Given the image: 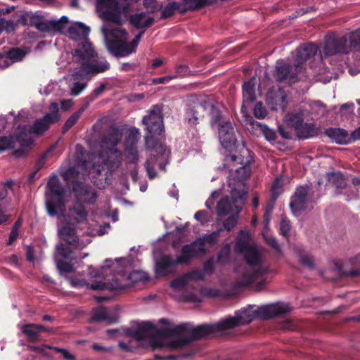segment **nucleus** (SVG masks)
<instances>
[{
  "label": "nucleus",
  "instance_id": "nucleus-38",
  "mask_svg": "<svg viewBox=\"0 0 360 360\" xmlns=\"http://www.w3.org/2000/svg\"><path fill=\"white\" fill-rule=\"evenodd\" d=\"M286 122L288 126L296 130L303 123L302 115L301 113L289 114L286 117Z\"/></svg>",
  "mask_w": 360,
  "mask_h": 360
},
{
  "label": "nucleus",
  "instance_id": "nucleus-64",
  "mask_svg": "<svg viewBox=\"0 0 360 360\" xmlns=\"http://www.w3.org/2000/svg\"><path fill=\"white\" fill-rule=\"evenodd\" d=\"M352 138L354 140L360 139V127L352 133Z\"/></svg>",
  "mask_w": 360,
  "mask_h": 360
},
{
  "label": "nucleus",
  "instance_id": "nucleus-51",
  "mask_svg": "<svg viewBox=\"0 0 360 360\" xmlns=\"http://www.w3.org/2000/svg\"><path fill=\"white\" fill-rule=\"evenodd\" d=\"M220 195V192L219 191H214L212 193L210 197L205 202V206L210 209L214 203V200L217 198Z\"/></svg>",
  "mask_w": 360,
  "mask_h": 360
},
{
  "label": "nucleus",
  "instance_id": "nucleus-42",
  "mask_svg": "<svg viewBox=\"0 0 360 360\" xmlns=\"http://www.w3.org/2000/svg\"><path fill=\"white\" fill-rule=\"evenodd\" d=\"M230 251V244L225 245L217 255L218 262L222 264L227 263L229 260Z\"/></svg>",
  "mask_w": 360,
  "mask_h": 360
},
{
  "label": "nucleus",
  "instance_id": "nucleus-11",
  "mask_svg": "<svg viewBox=\"0 0 360 360\" xmlns=\"http://www.w3.org/2000/svg\"><path fill=\"white\" fill-rule=\"evenodd\" d=\"M202 278L203 273L199 269H193L178 276L170 283L172 295L180 302H200V297L196 294L192 282Z\"/></svg>",
  "mask_w": 360,
  "mask_h": 360
},
{
  "label": "nucleus",
  "instance_id": "nucleus-55",
  "mask_svg": "<svg viewBox=\"0 0 360 360\" xmlns=\"http://www.w3.org/2000/svg\"><path fill=\"white\" fill-rule=\"evenodd\" d=\"M4 30L11 32L15 30L16 25L12 20H6L3 18Z\"/></svg>",
  "mask_w": 360,
  "mask_h": 360
},
{
  "label": "nucleus",
  "instance_id": "nucleus-2",
  "mask_svg": "<svg viewBox=\"0 0 360 360\" xmlns=\"http://www.w3.org/2000/svg\"><path fill=\"white\" fill-rule=\"evenodd\" d=\"M96 6L100 16L107 21L101 30L108 51L120 57L134 52L143 32L137 34L131 43H127V33L119 26L121 16L118 0H96Z\"/></svg>",
  "mask_w": 360,
  "mask_h": 360
},
{
  "label": "nucleus",
  "instance_id": "nucleus-41",
  "mask_svg": "<svg viewBox=\"0 0 360 360\" xmlns=\"http://www.w3.org/2000/svg\"><path fill=\"white\" fill-rule=\"evenodd\" d=\"M262 235L266 243L271 246L278 254H281V247L277 243L276 238L271 235H269L266 231H264Z\"/></svg>",
  "mask_w": 360,
  "mask_h": 360
},
{
  "label": "nucleus",
  "instance_id": "nucleus-23",
  "mask_svg": "<svg viewBox=\"0 0 360 360\" xmlns=\"http://www.w3.org/2000/svg\"><path fill=\"white\" fill-rule=\"evenodd\" d=\"M73 192L77 198V202L94 204L96 201L97 194L95 190L84 183L75 182L73 185Z\"/></svg>",
  "mask_w": 360,
  "mask_h": 360
},
{
  "label": "nucleus",
  "instance_id": "nucleus-19",
  "mask_svg": "<svg viewBox=\"0 0 360 360\" xmlns=\"http://www.w3.org/2000/svg\"><path fill=\"white\" fill-rule=\"evenodd\" d=\"M140 137L141 133L138 129L132 127L128 130L124 143V153L129 162L134 163L139 160L137 143Z\"/></svg>",
  "mask_w": 360,
  "mask_h": 360
},
{
  "label": "nucleus",
  "instance_id": "nucleus-37",
  "mask_svg": "<svg viewBox=\"0 0 360 360\" xmlns=\"http://www.w3.org/2000/svg\"><path fill=\"white\" fill-rule=\"evenodd\" d=\"M86 107H87V105L81 108L77 112L73 113L67 120V121L65 122V124H64V126L63 127V131H68V129H70L72 126H74L76 124V122H77V120L80 117V116L82 114V112L85 110Z\"/></svg>",
  "mask_w": 360,
  "mask_h": 360
},
{
  "label": "nucleus",
  "instance_id": "nucleus-22",
  "mask_svg": "<svg viewBox=\"0 0 360 360\" xmlns=\"http://www.w3.org/2000/svg\"><path fill=\"white\" fill-rule=\"evenodd\" d=\"M57 215H58V217H63L65 221L75 224L86 221L88 212L81 202H76L72 207H70L66 214H65L64 210L63 214L58 213Z\"/></svg>",
  "mask_w": 360,
  "mask_h": 360
},
{
  "label": "nucleus",
  "instance_id": "nucleus-34",
  "mask_svg": "<svg viewBox=\"0 0 360 360\" xmlns=\"http://www.w3.org/2000/svg\"><path fill=\"white\" fill-rule=\"evenodd\" d=\"M297 136L300 139H307L316 135V129L313 124L302 123L295 130Z\"/></svg>",
  "mask_w": 360,
  "mask_h": 360
},
{
  "label": "nucleus",
  "instance_id": "nucleus-6",
  "mask_svg": "<svg viewBox=\"0 0 360 360\" xmlns=\"http://www.w3.org/2000/svg\"><path fill=\"white\" fill-rule=\"evenodd\" d=\"M236 252L244 253L245 259L248 266H239L236 272L239 274L236 281V286L242 288L253 283H257V290H261L265 285L263 276L269 271L266 266H257L262 262V254L255 246L249 243V233L241 231L235 245Z\"/></svg>",
  "mask_w": 360,
  "mask_h": 360
},
{
  "label": "nucleus",
  "instance_id": "nucleus-54",
  "mask_svg": "<svg viewBox=\"0 0 360 360\" xmlns=\"http://www.w3.org/2000/svg\"><path fill=\"white\" fill-rule=\"evenodd\" d=\"M49 349H53L56 351L57 352H60L63 355V357L66 359L67 360H74V356L72 355L69 352H68L66 349L56 347H50Z\"/></svg>",
  "mask_w": 360,
  "mask_h": 360
},
{
  "label": "nucleus",
  "instance_id": "nucleus-59",
  "mask_svg": "<svg viewBox=\"0 0 360 360\" xmlns=\"http://www.w3.org/2000/svg\"><path fill=\"white\" fill-rule=\"evenodd\" d=\"M174 77H163L157 78L153 80V83L154 84H163L166 82L169 81L170 79H172Z\"/></svg>",
  "mask_w": 360,
  "mask_h": 360
},
{
  "label": "nucleus",
  "instance_id": "nucleus-24",
  "mask_svg": "<svg viewBox=\"0 0 360 360\" xmlns=\"http://www.w3.org/2000/svg\"><path fill=\"white\" fill-rule=\"evenodd\" d=\"M267 103L273 110L284 111L288 104L286 94L280 88L273 89L267 94Z\"/></svg>",
  "mask_w": 360,
  "mask_h": 360
},
{
  "label": "nucleus",
  "instance_id": "nucleus-28",
  "mask_svg": "<svg viewBox=\"0 0 360 360\" xmlns=\"http://www.w3.org/2000/svg\"><path fill=\"white\" fill-rule=\"evenodd\" d=\"M79 67V70L78 72L74 73L72 77L73 79V82L70 85V93L72 96L79 95L86 87L87 85L86 81L84 78H81L79 79V77H85L90 73H83L82 72L81 67L77 64ZM96 75V73H93Z\"/></svg>",
  "mask_w": 360,
  "mask_h": 360
},
{
  "label": "nucleus",
  "instance_id": "nucleus-46",
  "mask_svg": "<svg viewBox=\"0 0 360 360\" xmlns=\"http://www.w3.org/2000/svg\"><path fill=\"white\" fill-rule=\"evenodd\" d=\"M13 181L10 180L5 184H0V201L5 199L8 195V188H11Z\"/></svg>",
  "mask_w": 360,
  "mask_h": 360
},
{
  "label": "nucleus",
  "instance_id": "nucleus-56",
  "mask_svg": "<svg viewBox=\"0 0 360 360\" xmlns=\"http://www.w3.org/2000/svg\"><path fill=\"white\" fill-rule=\"evenodd\" d=\"M11 65L7 55H0V69L6 68Z\"/></svg>",
  "mask_w": 360,
  "mask_h": 360
},
{
  "label": "nucleus",
  "instance_id": "nucleus-63",
  "mask_svg": "<svg viewBox=\"0 0 360 360\" xmlns=\"http://www.w3.org/2000/svg\"><path fill=\"white\" fill-rule=\"evenodd\" d=\"M352 185L359 191H360V178L355 177L352 179Z\"/></svg>",
  "mask_w": 360,
  "mask_h": 360
},
{
  "label": "nucleus",
  "instance_id": "nucleus-44",
  "mask_svg": "<svg viewBox=\"0 0 360 360\" xmlns=\"http://www.w3.org/2000/svg\"><path fill=\"white\" fill-rule=\"evenodd\" d=\"M254 115L257 119H264L267 115V110L262 103L258 102L255 104Z\"/></svg>",
  "mask_w": 360,
  "mask_h": 360
},
{
  "label": "nucleus",
  "instance_id": "nucleus-50",
  "mask_svg": "<svg viewBox=\"0 0 360 360\" xmlns=\"http://www.w3.org/2000/svg\"><path fill=\"white\" fill-rule=\"evenodd\" d=\"M354 109V104L352 102L347 103L341 105L340 112L344 115L346 113H353Z\"/></svg>",
  "mask_w": 360,
  "mask_h": 360
},
{
  "label": "nucleus",
  "instance_id": "nucleus-36",
  "mask_svg": "<svg viewBox=\"0 0 360 360\" xmlns=\"http://www.w3.org/2000/svg\"><path fill=\"white\" fill-rule=\"evenodd\" d=\"M210 3L209 0H183L181 4L186 12L188 10H194L202 7Z\"/></svg>",
  "mask_w": 360,
  "mask_h": 360
},
{
  "label": "nucleus",
  "instance_id": "nucleus-27",
  "mask_svg": "<svg viewBox=\"0 0 360 360\" xmlns=\"http://www.w3.org/2000/svg\"><path fill=\"white\" fill-rule=\"evenodd\" d=\"M91 319L98 321H105L111 323L117 321L118 316L116 312L110 309L99 307L94 309Z\"/></svg>",
  "mask_w": 360,
  "mask_h": 360
},
{
  "label": "nucleus",
  "instance_id": "nucleus-7",
  "mask_svg": "<svg viewBox=\"0 0 360 360\" xmlns=\"http://www.w3.org/2000/svg\"><path fill=\"white\" fill-rule=\"evenodd\" d=\"M122 139V134L119 129H111L101 141L100 153L89 157L93 162L83 161L81 167L89 173L94 170L101 174L105 171V179H108L122 163V154L117 148Z\"/></svg>",
  "mask_w": 360,
  "mask_h": 360
},
{
  "label": "nucleus",
  "instance_id": "nucleus-30",
  "mask_svg": "<svg viewBox=\"0 0 360 360\" xmlns=\"http://www.w3.org/2000/svg\"><path fill=\"white\" fill-rule=\"evenodd\" d=\"M244 122L246 126L250 125L252 128L259 127L266 139L271 141L276 139V132L269 128L266 125L263 124L257 121H255L251 116L245 115Z\"/></svg>",
  "mask_w": 360,
  "mask_h": 360
},
{
  "label": "nucleus",
  "instance_id": "nucleus-52",
  "mask_svg": "<svg viewBox=\"0 0 360 360\" xmlns=\"http://www.w3.org/2000/svg\"><path fill=\"white\" fill-rule=\"evenodd\" d=\"M176 74L179 76L183 77L191 74V70L188 67L185 65H179L176 68Z\"/></svg>",
  "mask_w": 360,
  "mask_h": 360
},
{
  "label": "nucleus",
  "instance_id": "nucleus-1",
  "mask_svg": "<svg viewBox=\"0 0 360 360\" xmlns=\"http://www.w3.org/2000/svg\"><path fill=\"white\" fill-rule=\"evenodd\" d=\"M291 309L288 304L282 302L257 309L254 306H249L236 311L234 316H229L214 324L193 327L189 323H182L174 327L157 329L148 321L140 323L134 329H128L126 334L143 345H148L153 350L181 349L191 341L207 335H218L228 329L249 323L258 316L267 319L284 314Z\"/></svg>",
  "mask_w": 360,
  "mask_h": 360
},
{
  "label": "nucleus",
  "instance_id": "nucleus-18",
  "mask_svg": "<svg viewBox=\"0 0 360 360\" xmlns=\"http://www.w3.org/2000/svg\"><path fill=\"white\" fill-rule=\"evenodd\" d=\"M54 259L60 274L70 273L74 271L72 265L68 262L75 260L76 257L73 255V252L69 250V248L64 244L60 243L56 246Z\"/></svg>",
  "mask_w": 360,
  "mask_h": 360
},
{
  "label": "nucleus",
  "instance_id": "nucleus-32",
  "mask_svg": "<svg viewBox=\"0 0 360 360\" xmlns=\"http://www.w3.org/2000/svg\"><path fill=\"white\" fill-rule=\"evenodd\" d=\"M131 23L137 28H146L151 26L154 22L153 17L147 16L144 13L132 15Z\"/></svg>",
  "mask_w": 360,
  "mask_h": 360
},
{
  "label": "nucleus",
  "instance_id": "nucleus-47",
  "mask_svg": "<svg viewBox=\"0 0 360 360\" xmlns=\"http://www.w3.org/2000/svg\"><path fill=\"white\" fill-rule=\"evenodd\" d=\"M291 229V224L290 221L286 219H283L280 224V230L282 235L288 236Z\"/></svg>",
  "mask_w": 360,
  "mask_h": 360
},
{
  "label": "nucleus",
  "instance_id": "nucleus-26",
  "mask_svg": "<svg viewBox=\"0 0 360 360\" xmlns=\"http://www.w3.org/2000/svg\"><path fill=\"white\" fill-rule=\"evenodd\" d=\"M20 329L29 341L37 342L40 340V334L45 329V326L39 324L28 323L20 326Z\"/></svg>",
  "mask_w": 360,
  "mask_h": 360
},
{
  "label": "nucleus",
  "instance_id": "nucleus-25",
  "mask_svg": "<svg viewBox=\"0 0 360 360\" xmlns=\"http://www.w3.org/2000/svg\"><path fill=\"white\" fill-rule=\"evenodd\" d=\"M68 18L62 16L59 20H42L36 24V27L41 32H62L68 23Z\"/></svg>",
  "mask_w": 360,
  "mask_h": 360
},
{
  "label": "nucleus",
  "instance_id": "nucleus-49",
  "mask_svg": "<svg viewBox=\"0 0 360 360\" xmlns=\"http://www.w3.org/2000/svg\"><path fill=\"white\" fill-rule=\"evenodd\" d=\"M194 218L197 221H199L201 224H205L206 222L208 221L207 213L206 211L204 210L198 211L195 214Z\"/></svg>",
  "mask_w": 360,
  "mask_h": 360
},
{
  "label": "nucleus",
  "instance_id": "nucleus-48",
  "mask_svg": "<svg viewBox=\"0 0 360 360\" xmlns=\"http://www.w3.org/2000/svg\"><path fill=\"white\" fill-rule=\"evenodd\" d=\"M214 258H210L203 264V274H212L214 271Z\"/></svg>",
  "mask_w": 360,
  "mask_h": 360
},
{
  "label": "nucleus",
  "instance_id": "nucleus-61",
  "mask_svg": "<svg viewBox=\"0 0 360 360\" xmlns=\"http://www.w3.org/2000/svg\"><path fill=\"white\" fill-rule=\"evenodd\" d=\"M91 347L93 349H94L96 351H100V352H107V351L110 350L108 348L101 346L98 344H94L91 346Z\"/></svg>",
  "mask_w": 360,
  "mask_h": 360
},
{
  "label": "nucleus",
  "instance_id": "nucleus-8",
  "mask_svg": "<svg viewBox=\"0 0 360 360\" xmlns=\"http://www.w3.org/2000/svg\"><path fill=\"white\" fill-rule=\"evenodd\" d=\"M105 263L107 264L102 267L103 271L108 268H112V271L115 272L112 281H96L89 284L82 280L72 279V284L75 286L87 285L89 288L92 290H118L130 288L133 283L143 281L146 278L144 272L141 271H134L128 274V268L131 264L129 259L120 258L115 259V262L111 259H106ZM103 273L102 272V274Z\"/></svg>",
  "mask_w": 360,
  "mask_h": 360
},
{
  "label": "nucleus",
  "instance_id": "nucleus-31",
  "mask_svg": "<svg viewBox=\"0 0 360 360\" xmlns=\"http://www.w3.org/2000/svg\"><path fill=\"white\" fill-rule=\"evenodd\" d=\"M326 134L339 144H347L350 139L347 131L340 128H329L326 129Z\"/></svg>",
  "mask_w": 360,
  "mask_h": 360
},
{
  "label": "nucleus",
  "instance_id": "nucleus-29",
  "mask_svg": "<svg viewBox=\"0 0 360 360\" xmlns=\"http://www.w3.org/2000/svg\"><path fill=\"white\" fill-rule=\"evenodd\" d=\"M221 231L222 229H219L217 231H213L210 234L203 236L202 238L192 243L191 244L199 243L198 245H200V250H199V251H197L196 254L193 255V257L204 255L206 252L205 244L208 243L210 245H213L216 243Z\"/></svg>",
  "mask_w": 360,
  "mask_h": 360
},
{
  "label": "nucleus",
  "instance_id": "nucleus-62",
  "mask_svg": "<svg viewBox=\"0 0 360 360\" xmlns=\"http://www.w3.org/2000/svg\"><path fill=\"white\" fill-rule=\"evenodd\" d=\"M278 131L283 138L287 139H289L291 138L290 133L288 131H285V130L282 127H278Z\"/></svg>",
  "mask_w": 360,
  "mask_h": 360
},
{
  "label": "nucleus",
  "instance_id": "nucleus-57",
  "mask_svg": "<svg viewBox=\"0 0 360 360\" xmlns=\"http://www.w3.org/2000/svg\"><path fill=\"white\" fill-rule=\"evenodd\" d=\"M29 347L32 350H33L37 353L42 354L44 356H48V354L46 353L45 348L46 347L49 348L50 347L47 346V345H44L43 347L29 346Z\"/></svg>",
  "mask_w": 360,
  "mask_h": 360
},
{
  "label": "nucleus",
  "instance_id": "nucleus-39",
  "mask_svg": "<svg viewBox=\"0 0 360 360\" xmlns=\"http://www.w3.org/2000/svg\"><path fill=\"white\" fill-rule=\"evenodd\" d=\"M11 65L20 61L25 56V53L20 49H12L6 53Z\"/></svg>",
  "mask_w": 360,
  "mask_h": 360
},
{
  "label": "nucleus",
  "instance_id": "nucleus-16",
  "mask_svg": "<svg viewBox=\"0 0 360 360\" xmlns=\"http://www.w3.org/2000/svg\"><path fill=\"white\" fill-rule=\"evenodd\" d=\"M60 118L58 115V105L56 103H52L50 105V112L45 115L41 119H39L35 121L33 127L24 126L19 127L22 130L24 129H30L31 136L33 139V134H41L44 133L49 127V124L53 122H57Z\"/></svg>",
  "mask_w": 360,
  "mask_h": 360
},
{
  "label": "nucleus",
  "instance_id": "nucleus-58",
  "mask_svg": "<svg viewBox=\"0 0 360 360\" xmlns=\"http://www.w3.org/2000/svg\"><path fill=\"white\" fill-rule=\"evenodd\" d=\"M18 235H19L18 231L16 229H12L10 236H9L8 245H11L17 239V238L18 237Z\"/></svg>",
  "mask_w": 360,
  "mask_h": 360
},
{
  "label": "nucleus",
  "instance_id": "nucleus-60",
  "mask_svg": "<svg viewBox=\"0 0 360 360\" xmlns=\"http://www.w3.org/2000/svg\"><path fill=\"white\" fill-rule=\"evenodd\" d=\"M119 347L125 352L131 351V346H130L129 344L125 343L122 341L119 342Z\"/></svg>",
  "mask_w": 360,
  "mask_h": 360
},
{
  "label": "nucleus",
  "instance_id": "nucleus-5",
  "mask_svg": "<svg viewBox=\"0 0 360 360\" xmlns=\"http://www.w3.org/2000/svg\"><path fill=\"white\" fill-rule=\"evenodd\" d=\"M142 122L147 131L145 136L146 148L153 151L145 167L148 178L153 179L157 176L155 170L156 165L160 169L165 171V165L168 162L169 153L166 146L155 139V136H160L164 129L161 107L158 105L152 106L148 115L143 117Z\"/></svg>",
  "mask_w": 360,
  "mask_h": 360
},
{
  "label": "nucleus",
  "instance_id": "nucleus-15",
  "mask_svg": "<svg viewBox=\"0 0 360 360\" xmlns=\"http://www.w3.org/2000/svg\"><path fill=\"white\" fill-rule=\"evenodd\" d=\"M18 128L13 136L0 137V150L16 148L15 154L20 156L33 143L30 129Z\"/></svg>",
  "mask_w": 360,
  "mask_h": 360
},
{
  "label": "nucleus",
  "instance_id": "nucleus-20",
  "mask_svg": "<svg viewBox=\"0 0 360 360\" xmlns=\"http://www.w3.org/2000/svg\"><path fill=\"white\" fill-rule=\"evenodd\" d=\"M308 192L307 186H300L291 197L290 207L294 215L299 216L301 212L307 208Z\"/></svg>",
  "mask_w": 360,
  "mask_h": 360
},
{
  "label": "nucleus",
  "instance_id": "nucleus-33",
  "mask_svg": "<svg viewBox=\"0 0 360 360\" xmlns=\"http://www.w3.org/2000/svg\"><path fill=\"white\" fill-rule=\"evenodd\" d=\"M255 78H252L248 82H245L243 85V97L245 103H252L256 98L255 95Z\"/></svg>",
  "mask_w": 360,
  "mask_h": 360
},
{
  "label": "nucleus",
  "instance_id": "nucleus-35",
  "mask_svg": "<svg viewBox=\"0 0 360 360\" xmlns=\"http://www.w3.org/2000/svg\"><path fill=\"white\" fill-rule=\"evenodd\" d=\"M179 11L180 13H184L185 9L183 8L181 3L179 2H170L162 10L161 13L162 18H167L172 15H173L176 11Z\"/></svg>",
  "mask_w": 360,
  "mask_h": 360
},
{
  "label": "nucleus",
  "instance_id": "nucleus-43",
  "mask_svg": "<svg viewBox=\"0 0 360 360\" xmlns=\"http://www.w3.org/2000/svg\"><path fill=\"white\" fill-rule=\"evenodd\" d=\"M238 214H233L229 215V217L224 221L222 231L224 229L230 231H231L238 223Z\"/></svg>",
  "mask_w": 360,
  "mask_h": 360
},
{
  "label": "nucleus",
  "instance_id": "nucleus-40",
  "mask_svg": "<svg viewBox=\"0 0 360 360\" xmlns=\"http://www.w3.org/2000/svg\"><path fill=\"white\" fill-rule=\"evenodd\" d=\"M297 250L299 252V259L300 262L307 267L312 268L314 264V258L307 252H304L301 248H297Z\"/></svg>",
  "mask_w": 360,
  "mask_h": 360
},
{
  "label": "nucleus",
  "instance_id": "nucleus-14",
  "mask_svg": "<svg viewBox=\"0 0 360 360\" xmlns=\"http://www.w3.org/2000/svg\"><path fill=\"white\" fill-rule=\"evenodd\" d=\"M47 187L49 189L46 201L48 214L51 217L56 216L58 213L63 214L65 207V188L61 186L56 175H52L49 178Z\"/></svg>",
  "mask_w": 360,
  "mask_h": 360
},
{
  "label": "nucleus",
  "instance_id": "nucleus-4",
  "mask_svg": "<svg viewBox=\"0 0 360 360\" xmlns=\"http://www.w3.org/2000/svg\"><path fill=\"white\" fill-rule=\"evenodd\" d=\"M68 32L70 39L77 44V47L71 51L72 60L81 67L83 73H101L109 69L108 62L98 56L89 40V27L77 22L70 26Z\"/></svg>",
  "mask_w": 360,
  "mask_h": 360
},
{
  "label": "nucleus",
  "instance_id": "nucleus-21",
  "mask_svg": "<svg viewBox=\"0 0 360 360\" xmlns=\"http://www.w3.org/2000/svg\"><path fill=\"white\" fill-rule=\"evenodd\" d=\"M73 225L74 224L70 222L65 221L63 226L58 229V235L72 248L81 250L86 245V243L79 240L76 234L75 228Z\"/></svg>",
  "mask_w": 360,
  "mask_h": 360
},
{
  "label": "nucleus",
  "instance_id": "nucleus-9",
  "mask_svg": "<svg viewBox=\"0 0 360 360\" xmlns=\"http://www.w3.org/2000/svg\"><path fill=\"white\" fill-rule=\"evenodd\" d=\"M243 153V155H231L226 158L227 164L233 165L230 169L231 174L228 179L229 191L233 195H238L240 200L246 198L248 194L245 181L251 173L249 165L252 160L248 150L245 149Z\"/></svg>",
  "mask_w": 360,
  "mask_h": 360
},
{
  "label": "nucleus",
  "instance_id": "nucleus-13",
  "mask_svg": "<svg viewBox=\"0 0 360 360\" xmlns=\"http://www.w3.org/2000/svg\"><path fill=\"white\" fill-rule=\"evenodd\" d=\"M352 48L360 51V28L340 38H338L335 34L328 36L323 53L326 56L347 53Z\"/></svg>",
  "mask_w": 360,
  "mask_h": 360
},
{
  "label": "nucleus",
  "instance_id": "nucleus-12",
  "mask_svg": "<svg viewBox=\"0 0 360 360\" xmlns=\"http://www.w3.org/2000/svg\"><path fill=\"white\" fill-rule=\"evenodd\" d=\"M199 243L185 245L181 256L173 259L169 255H162L156 262L155 273L158 276L165 277L176 271L177 265L189 263L193 255L200 250Z\"/></svg>",
  "mask_w": 360,
  "mask_h": 360
},
{
  "label": "nucleus",
  "instance_id": "nucleus-45",
  "mask_svg": "<svg viewBox=\"0 0 360 360\" xmlns=\"http://www.w3.org/2000/svg\"><path fill=\"white\" fill-rule=\"evenodd\" d=\"M283 186V181L281 177H277L272 184V195L274 198H276L281 192V188Z\"/></svg>",
  "mask_w": 360,
  "mask_h": 360
},
{
  "label": "nucleus",
  "instance_id": "nucleus-10",
  "mask_svg": "<svg viewBox=\"0 0 360 360\" xmlns=\"http://www.w3.org/2000/svg\"><path fill=\"white\" fill-rule=\"evenodd\" d=\"M318 49L314 44H304L296 49L295 63L290 65L283 60L278 61L274 77L278 81L297 82L303 75L304 62L316 55Z\"/></svg>",
  "mask_w": 360,
  "mask_h": 360
},
{
  "label": "nucleus",
  "instance_id": "nucleus-53",
  "mask_svg": "<svg viewBox=\"0 0 360 360\" xmlns=\"http://www.w3.org/2000/svg\"><path fill=\"white\" fill-rule=\"evenodd\" d=\"M143 5L152 13L160 10L161 8L155 4V0H143Z\"/></svg>",
  "mask_w": 360,
  "mask_h": 360
},
{
  "label": "nucleus",
  "instance_id": "nucleus-17",
  "mask_svg": "<svg viewBox=\"0 0 360 360\" xmlns=\"http://www.w3.org/2000/svg\"><path fill=\"white\" fill-rule=\"evenodd\" d=\"M231 197L226 196L221 198L217 205V212L219 216L224 217L229 214H239L242 209L246 198L239 199L238 195H233Z\"/></svg>",
  "mask_w": 360,
  "mask_h": 360
},
{
  "label": "nucleus",
  "instance_id": "nucleus-3",
  "mask_svg": "<svg viewBox=\"0 0 360 360\" xmlns=\"http://www.w3.org/2000/svg\"><path fill=\"white\" fill-rule=\"evenodd\" d=\"M206 115L212 117V127L218 128L219 137L222 146L229 150L235 148L237 140L234 125L229 120L221 121V111L213 104L210 98H198L189 104L185 113V119L190 125L193 126L196 125L199 120Z\"/></svg>",
  "mask_w": 360,
  "mask_h": 360
}]
</instances>
